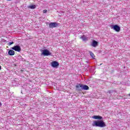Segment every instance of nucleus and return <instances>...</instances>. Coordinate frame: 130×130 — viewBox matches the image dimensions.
I'll return each mask as SVG.
<instances>
[{
	"label": "nucleus",
	"instance_id": "obj_23",
	"mask_svg": "<svg viewBox=\"0 0 130 130\" xmlns=\"http://www.w3.org/2000/svg\"><path fill=\"white\" fill-rule=\"evenodd\" d=\"M7 1H12V0H7Z\"/></svg>",
	"mask_w": 130,
	"mask_h": 130
},
{
	"label": "nucleus",
	"instance_id": "obj_9",
	"mask_svg": "<svg viewBox=\"0 0 130 130\" xmlns=\"http://www.w3.org/2000/svg\"><path fill=\"white\" fill-rule=\"evenodd\" d=\"M92 118L94 119H99L100 120H101V119H103V117L99 115H94L92 116Z\"/></svg>",
	"mask_w": 130,
	"mask_h": 130
},
{
	"label": "nucleus",
	"instance_id": "obj_8",
	"mask_svg": "<svg viewBox=\"0 0 130 130\" xmlns=\"http://www.w3.org/2000/svg\"><path fill=\"white\" fill-rule=\"evenodd\" d=\"M91 46H93V47H96V46H98V42L95 40L92 41Z\"/></svg>",
	"mask_w": 130,
	"mask_h": 130
},
{
	"label": "nucleus",
	"instance_id": "obj_2",
	"mask_svg": "<svg viewBox=\"0 0 130 130\" xmlns=\"http://www.w3.org/2000/svg\"><path fill=\"white\" fill-rule=\"evenodd\" d=\"M42 54L44 56H48V55L52 56V54L48 50V49H44L42 50Z\"/></svg>",
	"mask_w": 130,
	"mask_h": 130
},
{
	"label": "nucleus",
	"instance_id": "obj_15",
	"mask_svg": "<svg viewBox=\"0 0 130 130\" xmlns=\"http://www.w3.org/2000/svg\"><path fill=\"white\" fill-rule=\"evenodd\" d=\"M89 53L92 58H93L94 59H95V55H94V53H93V52H92L91 51H89Z\"/></svg>",
	"mask_w": 130,
	"mask_h": 130
},
{
	"label": "nucleus",
	"instance_id": "obj_10",
	"mask_svg": "<svg viewBox=\"0 0 130 130\" xmlns=\"http://www.w3.org/2000/svg\"><path fill=\"white\" fill-rule=\"evenodd\" d=\"M80 39L82 40L83 41L86 42V41H88V37H86L85 35H83L80 37Z\"/></svg>",
	"mask_w": 130,
	"mask_h": 130
},
{
	"label": "nucleus",
	"instance_id": "obj_21",
	"mask_svg": "<svg viewBox=\"0 0 130 130\" xmlns=\"http://www.w3.org/2000/svg\"><path fill=\"white\" fill-rule=\"evenodd\" d=\"M128 95L129 97H130V93H129Z\"/></svg>",
	"mask_w": 130,
	"mask_h": 130
},
{
	"label": "nucleus",
	"instance_id": "obj_18",
	"mask_svg": "<svg viewBox=\"0 0 130 130\" xmlns=\"http://www.w3.org/2000/svg\"><path fill=\"white\" fill-rule=\"evenodd\" d=\"M113 92V91L112 90H109L108 91V93H109V94H111V93H112Z\"/></svg>",
	"mask_w": 130,
	"mask_h": 130
},
{
	"label": "nucleus",
	"instance_id": "obj_7",
	"mask_svg": "<svg viewBox=\"0 0 130 130\" xmlns=\"http://www.w3.org/2000/svg\"><path fill=\"white\" fill-rule=\"evenodd\" d=\"M76 91H82V84H78L76 86Z\"/></svg>",
	"mask_w": 130,
	"mask_h": 130
},
{
	"label": "nucleus",
	"instance_id": "obj_5",
	"mask_svg": "<svg viewBox=\"0 0 130 130\" xmlns=\"http://www.w3.org/2000/svg\"><path fill=\"white\" fill-rule=\"evenodd\" d=\"M57 26H58V23H57V22H51L49 24V27L51 28L52 29L53 28H55Z\"/></svg>",
	"mask_w": 130,
	"mask_h": 130
},
{
	"label": "nucleus",
	"instance_id": "obj_3",
	"mask_svg": "<svg viewBox=\"0 0 130 130\" xmlns=\"http://www.w3.org/2000/svg\"><path fill=\"white\" fill-rule=\"evenodd\" d=\"M111 29H113L116 32H119L120 31V26L117 24L111 25Z\"/></svg>",
	"mask_w": 130,
	"mask_h": 130
},
{
	"label": "nucleus",
	"instance_id": "obj_14",
	"mask_svg": "<svg viewBox=\"0 0 130 130\" xmlns=\"http://www.w3.org/2000/svg\"><path fill=\"white\" fill-rule=\"evenodd\" d=\"M18 59H19L20 60H22V61H25V59H24L23 57H22V56L19 55L18 56Z\"/></svg>",
	"mask_w": 130,
	"mask_h": 130
},
{
	"label": "nucleus",
	"instance_id": "obj_6",
	"mask_svg": "<svg viewBox=\"0 0 130 130\" xmlns=\"http://www.w3.org/2000/svg\"><path fill=\"white\" fill-rule=\"evenodd\" d=\"M51 64L52 67V68H57L58 66H59V63H58V62L56 61H54L51 63Z\"/></svg>",
	"mask_w": 130,
	"mask_h": 130
},
{
	"label": "nucleus",
	"instance_id": "obj_17",
	"mask_svg": "<svg viewBox=\"0 0 130 130\" xmlns=\"http://www.w3.org/2000/svg\"><path fill=\"white\" fill-rule=\"evenodd\" d=\"M43 13H44V14H46V13H47V10H43Z\"/></svg>",
	"mask_w": 130,
	"mask_h": 130
},
{
	"label": "nucleus",
	"instance_id": "obj_20",
	"mask_svg": "<svg viewBox=\"0 0 130 130\" xmlns=\"http://www.w3.org/2000/svg\"><path fill=\"white\" fill-rule=\"evenodd\" d=\"M2 70V66H0V71Z\"/></svg>",
	"mask_w": 130,
	"mask_h": 130
},
{
	"label": "nucleus",
	"instance_id": "obj_12",
	"mask_svg": "<svg viewBox=\"0 0 130 130\" xmlns=\"http://www.w3.org/2000/svg\"><path fill=\"white\" fill-rule=\"evenodd\" d=\"M8 54L9 55H15V51L13 50H10L8 51Z\"/></svg>",
	"mask_w": 130,
	"mask_h": 130
},
{
	"label": "nucleus",
	"instance_id": "obj_22",
	"mask_svg": "<svg viewBox=\"0 0 130 130\" xmlns=\"http://www.w3.org/2000/svg\"><path fill=\"white\" fill-rule=\"evenodd\" d=\"M102 63H101V64H100V66H102Z\"/></svg>",
	"mask_w": 130,
	"mask_h": 130
},
{
	"label": "nucleus",
	"instance_id": "obj_4",
	"mask_svg": "<svg viewBox=\"0 0 130 130\" xmlns=\"http://www.w3.org/2000/svg\"><path fill=\"white\" fill-rule=\"evenodd\" d=\"M11 49H12V50H15V51H17V52H21V50H22V49H21V47L19 45L14 46L13 47L11 48Z\"/></svg>",
	"mask_w": 130,
	"mask_h": 130
},
{
	"label": "nucleus",
	"instance_id": "obj_1",
	"mask_svg": "<svg viewBox=\"0 0 130 130\" xmlns=\"http://www.w3.org/2000/svg\"><path fill=\"white\" fill-rule=\"evenodd\" d=\"M92 126H96L99 127H105V126H106L105 122L102 120L94 121L92 123Z\"/></svg>",
	"mask_w": 130,
	"mask_h": 130
},
{
	"label": "nucleus",
	"instance_id": "obj_16",
	"mask_svg": "<svg viewBox=\"0 0 130 130\" xmlns=\"http://www.w3.org/2000/svg\"><path fill=\"white\" fill-rule=\"evenodd\" d=\"M12 44H14V42H11L8 43V45H12Z\"/></svg>",
	"mask_w": 130,
	"mask_h": 130
},
{
	"label": "nucleus",
	"instance_id": "obj_19",
	"mask_svg": "<svg viewBox=\"0 0 130 130\" xmlns=\"http://www.w3.org/2000/svg\"><path fill=\"white\" fill-rule=\"evenodd\" d=\"M3 106V104L0 102V107Z\"/></svg>",
	"mask_w": 130,
	"mask_h": 130
},
{
	"label": "nucleus",
	"instance_id": "obj_11",
	"mask_svg": "<svg viewBox=\"0 0 130 130\" xmlns=\"http://www.w3.org/2000/svg\"><path fill=\"white\" fill-rule=\"evenodd\" d=\"M82 90H89V86L86 84H82Z\"/></svg>",
	"mask_w": 130,
	"mask_h": 130
},
{
	"label": "nucleus",
	"instance_id": "obj_13",
	"mask_svg": "<svg viewBox=\"0 0 130 130\" xmlns=\"http://www.w3.org/2000/svg\"><path fill=\"white\" fill-rule=\"evenodd\" d=\"M27 8L28 9H30L31 10H34V9H36V5H32L28 6Z\"/></svg>",
	"mask_w": 130,
	"mask_h": 130
}]
</instances>
